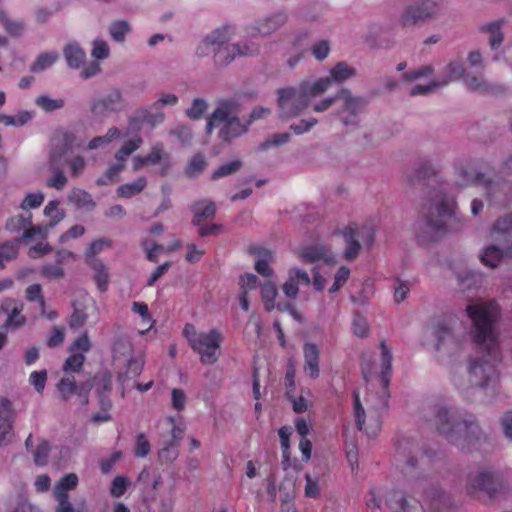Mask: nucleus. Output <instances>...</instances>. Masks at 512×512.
<instances>
[{"mask_svg":"<svg viewBox=\"0 0 512 512\" xmlns=\"http://www.w3.org/2000/svg\"><path fill=\"white\" fill-rule=\"evenodd\" d=\"M318 124V119L315 117H309L306 119H301L296 123H292L289 126V129L296 135H302L304 133H308Z\"/></svg>","mask_w":512,"mask_h":512,"instance_id":"obj_51","label":"nucleus"},{"mask_svg":"<svg viewBox=\"0 0 512 512\" xmlns=\"http://www.w3.org/2000/svg\"><path fill=\"white\" fill-rule=\"evenodd\" d=\"M120 135H121V132L117 127H111L110 129H108V131L106 132L105 135L97 136V137L93 138L88 143V149L95 150L98 148L105 147V146L109 145L112 141L119 138Z\"/></svg>","mask_w":512,"mask_h":512,"instance_id":"obj_41","label":"nucleus"},{"mask_svg":"<svg viewBox=\"0 0 512 512\" xmlns=\"http://www.w3.org/2000/svg\"><path fill=\"white\" fill-rule=\"evenodd\" d=\"M456 324L454 319L442 320L434 329L435 349L443 355L455 356L463 349L464 340L456 335Z\"/></svg>","mask_w":512,"mask_h":512,"instance_id":"obj_10","label":"nucleus"},{"mask_svg":"<svg viewBox=\"0 0 512 512\" xmlns=\"http://www.w3.org/2000/svg\"><path fill=\"white\" fill-rule=\"evenodd\" d=\"M130 485V480L126 476H116L111 483L110 494L114 498L122 497Z\"/></svg>","mask_w":512,"mask_h":512,"instance_id":"obj_52","label":"nucleus"},{"mask_svg":"<svg viewBox=\"0 0 512 512\" xmlns=\"http://www.w3.org/2000/svg\"><path fill=\"white\" fill-rule=\"evenodd\" d=\"M503 488V476L498 471L483 469L470 474L467 480V492L476 495L478 492H485L493 497Z\"/></svg>","mask_w":512,"mask_h":512,"instance_id":"obj_11","label":"nucleus"},{"mask_svg":"<svg viewBox=\"0 0 512 512\" xmlns=\"http://www.w3.org/2000/svg\"><path fill=\"white\" fill-rule=\"evenodd\" d=\"M208 105L207 102L201 98H196L192 102L190 108L186 110V114L191 119H199L207 110Z\"/></svg>","mask_w":512,"mask_h":512,"instance_id":"obj_64","label":"nucleus"},{"mask_svg":"<svg viewBox=\"0 0 512 512\" xmlns=\"http://www.w3.org/2000/svg\"><path fill=\"white\" fill-rule=\"evenodd\" d=\"M89 265L93 268L95 272L94 278L98 289L101 292L106 291L109 283V277L106 266L98 259H92Z\"/></svg>","mask_w":512,"mask_h":512,"instance_id":"obj_40","label":"nucleus"},{"mask_svg":"<svg viewBox=\"0 0 512 512\" xmlns=\"http://www.w3.org/2000/svg\"><path fill=\"white\" fill-rule=\"evenodd\" d=\"M110 241L107 239H99L92 242L85 253V260L88 264L92 259H96L95 256L101 253L106 247L110 246Z\"/></svg>","mask_w":512,"mask_h":512,"instance_id":"obj_57","label":"nucleus"},{"mask_svg":"<svg viewBox=\"0 0 512 512\" xmlns=\"http://www.w3.org/2000/svg\"><path fill=\"white\" fill-rule=\"evenodd\" d=\"M250 253L256 257L255 270L260 275L271 278L274 275V270L270 263L275 260L274 252L262 246H253L250 248Z\"/></svg>","mask_w":512,"mask_h":512,"instance_id":"obj_23","label":"nucleus"},{"mask_svg":"<svg viewBox=\"0 0 512 512\" xmlns=\"http://www.w3.org/2000/svg\"><path fill=\"white\" fill-rule=\"evenodd\" d=\"M179 98L174 93L162 92L157 100L153 103V108L159 110L162 107H174L177 105Z\"/></svg>","mask_w":512,"mask_h":512,"instance_id":"obj_61","label":"nucleus"},{"mask_svg":"<svg viewBox=\"0 0 512 512\" xmlns=\"http://www.w3.org/2000/svg\"><path fill=\"white\" fill-rule=\"evenodd\" d=\"M193 224L201 226L205 220L212 219L216 214L214 202L202 200L193 205Z\"/></svg>","mask_w":512,"mask_h":512,"instance_id":"obj_28","label":"nucleus"},{"mask_svg":"<svg viewBox=\"0 0 512 512\" xmlns=\"http://www.w3.org/2000/svg\"><path fill=\"white\" fill-rule=\"evenodd\" d=\"M454 201L441 189L430 194L415 223V233L422 243L434 241L446 230V218L452 215Z\"/></svg>","mask_w":512,"mask_h":512,"instance_id":"obj_4","label":"nucleus"},{"mask_svg":"<svg viewBox=\"0 0 512 512\" xmlns=\"http://www.w3.org/2000/svg\"><path fill=\"white\" fill-rule=\"evenodd\" d=\"M417 444L410 439H402L397 444V455L404 461V470L406 473L411 472L418 466V455Z\"/></svg>","mask_w":512,"mask_h":512,"instance_id":"obj_25","label":"nucleus"},{"mask_svg":"<svg viewBox=\"0 0 512 512\" xmlns=\"http://www.w3.org/2000/svg\"><path fill=\"white\" fill-rule=\"evenodd\" d=\"M147 185L145 177H139L133 182L120 185L117 189V194L120 197L131 198L139 194Z\"/></svg>","mask_w":512,"mask_h":512,"instance_id":"obj_39","label":"nucleus"},{"mask_svg":"<svg viewBox=\"0 0 512 512\" xmlns=\"http://www.w3.org/2000/svg\"><path fill=\"white\" fill-rule=\"evenodd\" d=\"M305 489L304 493L306 497L318 498L320 496L321 487L320 480L317 476H311L310 474L305 475Z\"/></svg>","mask_w":512,"mask_h":512,"instance_id":"obj_54","label":"nucleus"},{"mask_svg":"<svg viewBox=\"0 0 512 512\" xmlns=\"http://www.w3.org/2000/svg\"><path fill=\"white\" fill-rule=\"evenodd\" d=\"M386 502L392 512H425L423 504L400 492L391 493Z\"/></svg>","mask_w":512,"mask_h":512,"instance_id":"obj_22","label":"nucleus"},{"mask_svg":"<svg viewBox=\"0 0 512 512\" xmlns=\"http://www.w3.org/2000/svg\"><path fill=\"white\" fill-rule=\"evenodd\" d=\"M376 224L372 221L364 223L361 227L356 225V237L361 239L364 245L371 246L375 238Z\"/></svg>","mask_w":512,"mask_h":512,"instance_id":"obj_43","label":"nucleus"},{"mask_svg":"<svg viewBox=\"0 0 512 512\" xmlns=\"http://www.w3.org/2000/svg\"><path fill=\"white\" fill-rule=\"evenodd\" d=\"M22 242L21 239L15 238L0 245V269L5 267L6 262H10L17 257L19 245Z\"/></svg>","mask_w":512,"mask_h":512,"instance_id":"obj_34","label":"nucleus"},{"mask_svg":"<svg viewBox=\"0 0 512 512\" xmlns=\"http://www.w3.org/2000/svg\"><path fill=\"white\" fill-rule=\"evenodd\" d=\"M355 74H356V72H355L354 68L350 67L345 62H339L330 70L328 77H320V78H317L316 80H327L328 81L327 91H328L330 89L332 83H338V84L343 83V82L351 79L352 77H354Z\"/></svg>","mask_w":512,"mask_h":512,"instance_id":"obj_26","label":"nucleus"},{"mask_svg":"<svg viewBox=\"0 0 512 512\" xmlns=\"http://www.w3.org/2000/svg\"><path fill=\"white\" fill-rule=\"evenodd\" d=\"M337 100H340L342 105L340 109L336 110L335 115L339 117L345 128H357L360 123L359 115L364 110L366 103L363 98L353 95L352 92L346 88L340 89L333 96L322 98L313 103L312 110L315 113L326 112Z\"/></svg>","mask_w":512,"mask_h":512,"instance_id":"obj_7","label":"nucleus"},{"mask_svg":"<svg viewBox=\"0 0 512 512\" xmlns=\"http://www.w3.org/2000/svg\"><path fill=\"white\" fill-rule=\"evenodd\" d=\"M31 119V113L29 111H21L16 115L0 114V123L6 126L21 127L25 125Z\"/></svg>","mask_w":512,"mask_h":512,"instance_id":"obj_45","label":"nucleus"},{"mask_svg":"<svg viewBox=\"0 0 512 512\" xmlns=\"http://www.w3.org/2000/svg\"><path fill=\"white\" fill-rule=\"evenodd\" d=\"M133 354V346L130 339L121 335L118 336L113 344V358L115 361L126 359Z\"/></svg>","mask_w":512,"mask_h":512,"instance_id":"obj_37","label":"nucleus"},{"mask_svg":"<svg viewBox=\"0 0 512 512\" xmlns=\"http://www.w3.org/2000/svg\"><path fill=\"white\" fill-rule=\"evenodd\" d=\"M424 15L416 4L410 5L401 13L399 23L403 28H411L424 22Z\"/></svg>","mask_w":512,"mask_h":512,"instance_id":"obj_33","label":"nucleus"},{"mask_svg":"<svg viewBox=\"0 0 512 512\" xmlns=\"http://www.w3.org/2000/svg\"><path fill=\"white\" fill-rule=\"evenodd\" d=\"M78 484V477L74 473H70L62 477L54 486V497L68 498V492L74 490Z\"/></svg>","mask_w":512,"mask_h":512,"instance_id":"obj_36","label":"nucleus"},{"mask_svg":"<svg viewBox=\"0 0 512 512\" xmlns=\"http://www.w3.org/2000/svg\"><path fill=\"white\" fill-rule=\"evenodd\" d=\"M68 200L78 208L90 209L95 206L91 195L79 188H74L70 191Z\"/></svg>","mask_w":512,"mask_h":512,"instance_id":"obj_38","label":"nucleus"},{"mask_svg":"<svg viewBox=\"0 0 512 512\" xmlns=\"http://www.w3.org/2000/svg\"><path fill=\"white\" fill-rule=\"evenodd\" d=\"M303 371L311 379L320 375V348L312 342L303 345Z\"/></svg>","mask_w":512,"mask_h":512,"instance_id":"obj_20","label":"nucleus"},{"mask_svg":"<svg viewBox=\"0 0 512 512\" xmlns=\"http://www.w3.org/2000/svg\"><path fill=\"white\" fill-rule=\"evenodd\" d=\"M430 421L449 442L463 450L477 449L486 440L473 415H461L455 410L435 406Z\"/></svg>","mask_w":512,"mask_h":512,"instance_id":"obj_2","label":"nucleus"},{"mask_svg":"<svg viewBox=\"0 0 512 512\" xmlns=\"http://www.w3.org/2000/svg\"><path fill=\"white\" fill-rule=\"evenodd\" d=\"M36 104L46 112H52L61 109L64 106V100L61 98H51L49 96H39Z\"/></svg>","mask_w":512,"mask_h":512,"instance_id":"obj_50","label":"nucleus"},{"mask_svg":"<svg viewBox=\"0 0 512 512\" xmlns=\"http://www.w3.org/2000/svg\"><path fill=\"white\" fill-rule=\"evenodd\" d=\"M342 234L346 243L344 257L346 260H353L357 257L360 251V245L358 238L356 237V224L347 226L343 230Z\"/></svg>","mask_w":512,"mask_h":512,"instance_id":"obj_30","label":"nucleus"},{"mask_svg":"<svg viewBox=\"0 0 512 512\" xmlns=\"http://www.w3.org/2000/svg\"><path fill=\"white\" fill-rule=\"evenodd\" d=\"M287 19L286 12L277 11L248 26L247 34L251 37L268 36L281 28L287 22Z\"/></svg>","mask_w":512,"mask_h":512,"instance_id":"obj_14","label":"nucleus"},{"mask_svg":"<svg viewBox=\"0 0 512 512\" xmlns=\"http://www.w3.org/2000/svg\"><path fill=\"white\" fill-rule=\"evenodd\" d=\"M240 160H233L221 165L217 170H215L212 174V179L216 180L219 178H223L229 176L235 172H237L241 168Z\"/></svg>","mask_w":512,"mask_h":512,"instance_id":"obj_53","label":"nucleus"},{"mask_svg":"<svg viewBox=\"0 0 512 512\" xmlns=\"http://www.w3.org/2000/svg\"><path fill=\"white\" fill-rule=\"evenodd\" d=\"M237 103L234 100H224L219 102L207 123V133H210L214 127H220L219 136L223 140H230L238 137L247 131V125H244L237 118Z\"/></svg>","mask_w":512,"mask_h":512,"instance_id":"obj_9","label":"nucleus"},{"mask_svg":"<svg viewBox=\"0 0 512 512\" xmlns=\"http://www.w3.org/2000/svg\"><path fill=\"white\" fill-rule=\"evenodd\" d=\"M92 388V383L84 382L76 384L73 376L63 377L57 384V389L64 400L71 399L72 396H76L78 404L85 406L88 403L89 392Z\"/></svg>","mask_w":512,"mask_h":512,"instance_id":"obj_16","label":"nucleus"},{"mask_svg":"<svg viewBox=\"0 0 512 512\" xmlns=\"http://www.w3.org/2000/svg\"><path fill=\"white\" fill-rule=\"evenodd\" d=\"M124 107V100L118 89H111L105 95L95 100L92 105V112L97 116H106L118 112Z\"/></svg>","mask_w":512,"mask_h":512,"instance_id":"obj_17","label":"nucleus"},{"mask_svg":"<svg viewBox=\"0 0 512 512\" xmlns=\"http://www.w3.org/2000/svg\"><path fill=\"white\" fill-rule=\"evenodd\" d=\"M145 160L147 165L160 164L162 175L166 174L170 167V159L161 143H156L152 146L151 152L145 156Z\"/></svg>","mask_w":512,"mask_h":512,"instance_id":"obj_32","label":"nucleus"},{"mask_svg":"<svg viewBox=\"0 0 512 512\" xmlns=\"http://www.w3.org/2000/svg\"><path fill=\"white\" fill-rule=\"evenodd\" d=\"M235 35V28L232 25H223L208 33L197 45L195 55L199 58L214 55L216 65L229 64L236 57L251 56L258 52L255 45L248 44H227Z\"/></svg>","mask_w":512,"mask_h":512,"instance_id":"obj_5","label":"nucleus"},{"mask_svg":"<svg viewBox=\"0 0 512 512\" xmlns=\"http://www.w3.org/2000/svg\"><path fill=\"white\" fill-rule=\"evenodd\" d=\"M434 69L430 65H423L404 74V79L407 81H417L419 79L432 75Z\"/></svg>","mask_w":512,"mask_h":512,"instance_id":"obj_58","label":"nucleus"},{"mask_svg":"<svg viewBox=\"0 0 512 512\" xmlns=\"http://www.w3.org/2000/svg\"><path fill=\"white\" fill-rule=\"evenodd\" d=\"M59 205L60 202L58 200H52L45 206L44 215L48 219V223L44 226L34 225V242L37 237L45 236L49 229H52L64 219L65 212Z\"/></svg>","mask_w":512,"mask_h":512,"instance_id":"obj_19","label":"nucleus"},{"mask_svg":"<svg viewBox=\"0 0 512 512\" xmlns=\"http://www.w3.org/2000/svg\"><path fill=\"white\" fill-rule=\"evenodd\" d=\"M6 229L10 232H22V236L18 237L22 241L32 237L31 216L24 217L22 215L11 217L6 223Z\"/></svg>","mask_w":512,"mask_h":512,"instance_id":"obj_27","label":"nucleus"},{"mask_svg":"<svg viewBox=\"0 0 512 512\" xmlns=\"http://www.w3.org/2000/svg\"><path fill=\"white\" fill-rule=\"evenodd\" d=\"M13 410L8 399L0 400V446L12 438Z\"/></svg>","mask_w":512,"mask_h":512,"instance_id":"obj_24","label":"nucleus"},{"mask_svg":"<svg viewBox=\"0 0 512 512\" xmlns=\"http://www.w3.org/2000/svg\"><path fill=\"white\" fill-rule=\"evenodd\" d=\"M1 21L5 30L13 37L21 36L25 30L24 25L21 21L12 20L7 18L6 16H2Z\"/></svg>","mask_w":512,"mask_h":512,"instance_id":"obj_59","label":"nucleus"},{"mask_svg":"<svg viewBox=\"0 0 512 512\" xmlns=\"http://www.w3.org/2000/svg\"><path fill=\"white\" fill-rule=\"evenodd\" d=\"M64 56L68 66L73 69H79L86 57L85 52L75 43L65 47Z\"/></svg>","mask_w":512,"mask_h":512,"instance_id":"obj_35","label":"nucleus"},{"mask_svg":"<svg viewBox=\"0 0 512 512\" xmlns=\"http://www.w3.org/2000/svg\"><path fill=\"white\" fill-rule=\"evenodd\" d=\"M183 336L192 350L198 354L202 364L213 365L219 360L224 341V335L219 329L199 331L193 324L187 323L183 329Z\"/></svg>","mask_w":512,"mask_h":512,"instance_id":"obj_8","label":"nucleus"},{"mask_svg":"<svg viewBox=\"0 0 512 512\" xmlns=\"http://www.w3.org/2000/svg\"><path fill=\"white\" fill-rule=\"evenodd\" d=\"M466 312L472 321L471 337L480 354L471 360L468 374L471 387L496 392L499 382L501 353L498 347L496 321L499 309L494 301L469 304Z\"/></svg>","mask_w":512,"mask_h":512,"instance_id":"obj_1","label":"nucleus"},{"mask_svg":"<svg viewBox=\"0 0 512 512\" xmlns=\"http://www.w3.org/2000/svg\"><path fill=\"white\" fill-rule=\"evenodd\" d=\"M465 76V68L460 60L451 61L444 70V79L442 81L451 82Z\"/></svg>","mask_w":512,"mask_h":512,"instance_id":"obj_44","label":"nucleus"},{"mask_svg":"<svg viewBox=\"0 0 512 512\" xmlns=\"http://www.w3.org/2000/svg\"><path fill=\"white\" fill-rule=\"evenodd\" d=\"M311 53L318 61L325 60L330 53V44L327 40H320L311 46Z\"/></svg>","mask_w":512,"mask_h":512,"instance_id":"obj_63","label":"nucleus"},{"mask_svg":"<svg viewBox=\"0 0 512 512\" xmlns=\"http://www.w3.org/2000/svg\"><path fill=\"white\" fill-rule=\"evenodd\" d=\"M327 80H303L277 90V114L282 120L301 115L312 101L327 92Z\"/></svg>","mask_w":512,"mask_h":512,"instance_id":"obj_6","label":"nucleus"},{"mask_svg":"<svg viewBox=\"0 0 512 512\" xmlns=\"http://www.w3.org/2000/svg\"><path fill=\"white\" fill-rule=\"evenodd\" d=\"M124 160H115V163L111 165L107 172L99 177L96 181L98 185H109L116 181L118 174L124 169Z\"/></svg>","mask_w":512,"mask_h":512,"instance_id":"obj_42","label":"nucleus"},{"mask_svg":"<svg viewBox=\"0 0 512 512\" xmlns=\"http://www.w3.org/2000/svg\"><path fill=\"white\" fill-rule=\"evenodd\" d=\"M73 313L70 317L69 325L71 328L84 326L89 319H94L96 323L99 319V311L96 302L86 293H80L73 302Z\"/></svg>","mask_w":512,"mask_h":512,"instance_id":"obj_12","label":"nucleus"},{"mask_svg":"<svg viewBox=\"0 0 512 512\" xmlns=\"http://www.w3.org/2000/svg\"><path fill=\"white\" fill-rule=\"evenodd\" d=\"M125 360L128 362V373L133 377L139 376L145 363L144 354L139 353L136 356L131 355Z\"/></svg>","mask_w":512,"mask_h":512,"instance_id":"obj_56","label":"nucleus"},{"mask_svg":"<svg viewBox=\"0 0 512 512\" xmlns=\"http://www.w3.org/2000/svg\"><path fill=\"white\" fill-rule=\"evenodd\" d=\"M142 144V139L140 137H136L127 141L115 154V160H124L126 159L136 150L140 148Z\"/></svg>","mask_w":512,"mask_h":512,"instance_id":"obj_47","label":"nucleus"},{"mask_svg":"<svg viewBox=\"0 0 512 512\" xmlns=\"http://www.w3.org/2000/svg\"><path fill=\"white\" fill-rule=\"evenodd\" d=\"M2 312L7 316L3 329L19 328L25 324V318L21 315L23 305L11 298L2 301L0 306Z\"/></svg>","mask_w":512,"mask_h":512,"instance_id":"obj_21","label":"nucleus"},{"mask_svg":"<svg viewBox=\"0 0 512 512\" xmlns=\"http://www.w3.org/2000/svg\"><path fill=\"white\" fill-rule=\"evenodd\" d=\"M85 361V356L82 353H72L70 355L64 364V371L65 372H77L81 369Z\"/></svg>","mask_w":512,"mask_h":512,"instance_id":"obj_62","label":"nucleus"},{"mask_svg":"<svg viewBox=\"0 0 512 512\" xmlns=\"http://www.w3.org/2000/svg\"><path fill=\"white\" fill-rule=\"evenodd\" d=\"M311 283V277L307 271L291 267L287 272V279L282 285V291L289 299H296L299 294V286H307Z\"/></svg>","mask_w":512,"mask_h":512,"instance_id":"obj_18","label":"nucleus"},{"mask_svg":"<svg viewBox=\"0 0 512 512\" xmlns=\"http://www.w3.org/2000/svg\"><path fill=\"white\" fill-rule=\"evenodd\" d=\"M83 143V139L78 137L75 130L63 129L57 131L51 140L53 150L50 155L52 163H55L65 153L79 148Z\"/></svg>","mask_w":512,"mask_h":512,"instance_id":"obj_13","label":"nucleus"},{"mask_svg":"<svg viewBox=\"0 0 512 512\" xmlns=\"http://www.w3.org/2000/svg\"><path fill=\"white\" fill-rule=\"evenodd\" d=\"M381 371L379 381L381 393L375 395L368 393L365 402L368 406V423L365 419V409L363 408L358 393H354V417L359 430L364 431L368 436H375L381 428L380 411L384 410L388 404V385L392 370V353L388 346L381 342Z\"/></svg>","mask_w":512,"mask_h":512,"instance_id":"obj_3","label":"nucleus"},{"mask_svg":"<svg viewBox=\"0 0 512 512\" xmlns=\"http://www.w3.org/2000/svg\"><path fill=\"white\" fill-rule=\"evenodd\" d=\"M349 276L350 269L346 266H341L334 275V282L330 287L329 292H337L347 282Z\"/></svg>","mask_w":512,"mask_h":512,"instance_id":"obj_60","label":"nucleus"},{"mask_svg":"<svg viewBox=\"0 0 512 512\" xmlns=\"http://www.w3.org/2000/svg\"><path fill=\"white\" fill-rule=\"evenodd\" d=\"M130 31V26L126 21H116L111 24L109 32L113 40L122 42L126 34Z\"/></svg>","mask_w":512,"mask_h":512,"instance_id":"obj_55","label":"nucleus"},{"mask_svg":"<svg viewBox=\"0 0 512 512\" xmlns=\"http://www.w3.org/2000/svg\"><path fill=\"white\" fill-rule=\"evenodd\" d=\"M132 311L141 317L143 323L149 325V327L146 330H141L140 334H145L149 329H151L154 326L155 321L152 319V316L149 313L148 305L146 303L133 302Z\"/></svg>","mask_w":512,"mask_h":512,"instance_id":"obj_46","label":"nucleus"},{"mask_svg":"<svg viewBox=\"0 0 512 512\" xmlns=\"http://www.w3.org/2000/svg\"><path fill=\"white\" fill-rule=\"evenodd\" d=\"M59 58L58 53L51 51L38 55L34 61V71H42L51 67Z\"/></svg>","mask_w":512,"mask_h":512,"instance_id":"obj_49","label":"nucleus"},{"mask_svg":"<svg viewBox=\"0 0 512 512\" xmlns=\"http://www.w3.org/2000/svg\"><path fill=\"white\" fill-rule=\"evenodd\" d=\"M278 295V288L272 280H265L260 284V296L264 309L268 312L277 309L276 297Z\"/></svg>","mask_w":512,"mask_h":512,"instance_id":"obj_29","label":"nucleus"},{"mask_svg":"<svg viewBox=\"0 0 512 512\" xmlns=\"http://www.w3.org/2000/svg\"><path fill=\"white\" fill-rule=\"evenodd\" d=\"M295 254L304 263H314L323 261L326 264H335L337 262L336 255L325 244L317 243L298 247Z\"/></svg>","mask_w":512,"mask_h":512,"instance_id":"obj_15","label":"nucleus"},{"mask_svg":"<svg viewBox=\"0 0 512 512\" xmlns=\"http://www.w3.org/2000/svg\"><path fill=\"white\" fill-rule=\"evenodd\" d=\"M205 166V158L200 154H196L188 162L185 173L188 177H196L204 170Z\"/></svg>","mask_w":512,"mask_h":512,"instance_id":"obj_48","label":"nucleus"},{"mask_svg":"<svg viewBox=\"0 0 512 512\" xmlns=\"http://www.w3.org/2000/svg\"><path fill=\"white\" fill-rule=\"evenodd\" d=\"M502 24L503 21H493L480 27L481 32L488 34V41L492 50L498 49L503 43Z\"/></svg>","mask_w":512,"mask_h":512,"instance_id":"obj_31","label":"nucleus"}]
</instances>
